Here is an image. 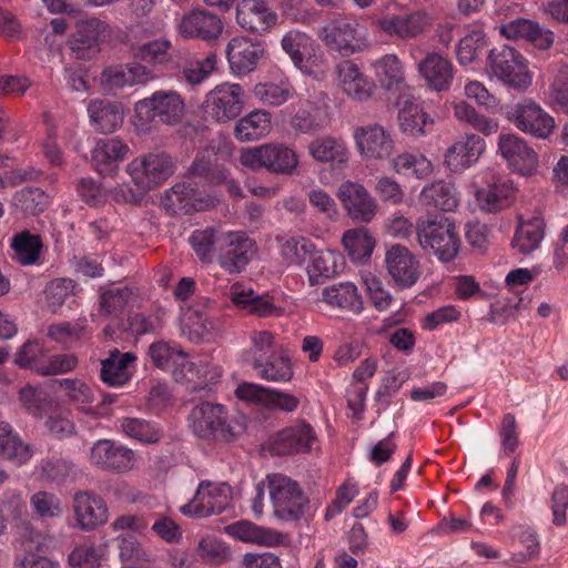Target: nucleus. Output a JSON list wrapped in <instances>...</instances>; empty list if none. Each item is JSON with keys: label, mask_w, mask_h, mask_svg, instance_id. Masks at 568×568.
Here are the masks:
<instances>
[{"label": "nucleus", "mask_w": 568, "mask_h": 568, "mask_svg": "<svg viewBox=\"0 0 568 568\" xmlns=\"http://www.w3.org/2000/svg\"><path fill=\"white\" fill-rule=\"evenodd\" d=\"M11 248L20 264L31 265L39 258L42 248L41 236L29 230L19 231L11 239Z\"/></svg>", "instance_id": "obj_40"}, {"label": "nucleus", "mask_w": 568, "mask_h": 568, "mask_svg": "<svg viewBox=\"0 0 568 568\" xmlns=\"http://www.w3.org/2000/svg\"><path fill=\"white\" fill-rule=\"evenodd\" d=\"M217 57L209 54L202 60L190 61L183 70L186 81L191 84L203 82L216 68Z\"/></svg>", "instance_id": "obj_58"}, {"label": "nucleus", "mask_w": 568, "mask_h": 568, "mask_svg": "<svg viewBox=\"0 0 568 568\" xmlns=\"http://www.w3.org/2000/svg\"><path fill=\"white\" fill-rule=\"evenodd\" d=\"M48 204L49 196L40 187H22L12 197V206L24 216H36L42 213Z\"/></svg>", "instance_id": "obj_41"}, {"label": "nucleus", "mask_w": 568, "mask_h": 568, "mask_svg": "<svg viewBox=\"0 0 568 568\" xmlns=\"http://www.w3.org/2000/svg\"><path fill=\"white\" fill-rule=\"evenodd\" d=\"M236 23L245 31L264 34L278 21L277 12L266 0H241L235 8Z\"/></svg>", "instance_id": "obj_17"}, {"label": "nucleus", "mask_w": 568, "mask_h": 568, "mask_svg": "<svg viewBox=\"0 0 568 568\" xmlns=\"http://www.w3.org/2000/svg\"><path fill=\"white\" fill-rule=\"evenodd\" d=\"M316 435L305 420H297L272 436L270 448L274 455L284 456L311 450Z\"/></svg>", "instance_id": "obj_19"}, {"label": "nucleus", "mask_w": 568, "mask_h": 568, "mask_svg": "<svg viewBox=\"0 0 568 568\" xmlns=\"http://www.w3.org/2000/svg\"><path fill=\"white\" fill-rule=\"evenodd\" d=\"M230 494L227 484L202 481L193 499L181 507V513L200 518L222 514L229 505Z\"/></svg>", "instance_id": "obj_13"}, {"label": "nucleus", "mask_w": 568, "mask_h": 568, "mask_svg": "<svg viewBox=\"0 0 568 568\" xmlns=\"http://www.w3.org/2000/svg\"><path fill=\"white\" fill-rule=\"evenodd\" d=\"M322 297L328 305L353 314L362 312L364 305L357 293V287L351 282H343L324 288Z\"/></svg>", "instance_id": "obj_31"}, {"label": "nucleus", "mask_w": 568, "mask_h": 568, "mask_svg": "<svg viewBox=\"0 0 568 568\" xmlns=\"http://www.w3.org/2000/svg\"><path fill=\"white\" fill-rule=\"evenodd\" d=\"M375 77L383 88H398L405 80V68L396 54H385L372 63Z\"/></svg>", "instance_id": "obj_37"}, {"label": "nucleus", "mask_w": 568, "mask_h": 568, "mask_svg": "<svg viewBox=\"0 0 568 568\" xmlns=\"http://www.w3.org/2000/svg\"><path fill=\"white\" fill-rule=\"evenodd\" d=\"M78 357L73 354H54L36 367V373L42 376L65 374L78 366Z\"/></svg>", "instance_id": "obj_57"}, {"label": "nucleus", "mask_w": 568, "mask_h": 568, "mask_svg": "<svg viewBox=\"0 0 568 568\" xmlns=\"http://www.w3.org/2000/svg\"><path fill=\"white\" fill-rule=\"evenodd\" d=\"M268 150L271 151L268 152L267 170L275 173H292L297 164L294 151L284 146V144L270 146Z\"/></svg>", "instance_id": "obj_56"}, {"label": "nucleus", "mask_w": 568, "mask_h": 568, "mask_svg": "<svg viewBox=\"0 0 568 568\" xmlns=\"http://www.w3.org/2000/svg\"><path fill=\"white\" fill-rule=\"evenodd\" d=\"M171 42L160 38L139 45L134 50V57L145 63L156 65L169 61Z\"/></svg>", "instance_id": "obj_54"}, {"label": "nucleus", "mask_w": 568, "mask_h": 568, "mask_svg": "<svg viewBox=\"0 0 568 568\" xmlns=\"http://www.w3.org/2000/svg\"><path fill=\"white\" fill-rule=\"evenodd\" d=\"M544 237L541 221L534 220L523 223L516 231L511 241L513 247L523 254H529L535 251Z\"/></svg>", "instance_id": "obj_47"}, {"label": "nucleus", "mask_w": 568, "mask_h": 568, "mask_svg": "<svg viewBox=\"0 0 568 568\" xmlns=\"http://www.w3.org/2000/svg\"><path fill=\"white\" fill-rule=\"evenodd\" d=\"M87 110L90 123L95 131L112 133L122 124L123 111L115 103L93 100L88 104Z\"/></svg>", "instance_id": "obj_30"}, {"label": "nucleus", "mask_w": 568, "mask_h": 568, "mask_svg": "<svg viewBox=\"0 0 568 568\" xmlns=\"http://www.w3.org/2000/svg\"><path fill=\"white\" fill-rule=\"evenodd\" d=\"M281 43L283 50L301 72L316 79L324 77L323 70L313 67L318 59L312 57L314 41L308 34L298 30H291L282 38Z\"/></svg>", "instance_id": "obj_20"}, {"label": "nucleus", "mask_w": 568, "mask_h": 568, "mask_svg": "<svg viewBox=\"0 0 568 568\" xmlns=\"http://www.w3.org/2000/svg\"><path fill=\"white\" fill-rule=\"evenodd\" d=\"M312 156L332 168H342L348 161V150L345 144H308Z\"/></svg>", "instance_id": "obj_53"}, {"label": "nucleus", "mask_w": 568, "mask_h": 568, "mask_svg": "<svg viewBox=\"0 0 568 568\" xmlns=\"http://www.w3.org/2000/svg\"><path fill=\"white\" fill-rule=\"evenodd\" d=\"M119 557L123 562L148 561V555L139 540L131 534L121 535L115 539Z\"/></svg>", "instance_id": "obj_59"}, {"label": "nucleus", "mask_w": 568, "mask_h": 568, "mask_svg": "<svg viewBox=\"0 0 568 568\" xmlns=\"http://www.w3.org/2000/svg\"><path fill=\"white\" fill-rule=\"evenodd\" d=\"M322 41L343 55L364 51L368 47L365 27L353 17H337L327 22L320 32Z\"/></svg>", "instance_id": "obj_5"}, {"label": "nucleus", "mask_w": 568, "mask_h": 568, "mask_svg": "<svg viewBox=\"0 0 568 568\" xmlns=\"http://www.w3.org/2000/svg\"><path fill=\"white\" fill-rule=\"evenodd\" d=\"M385 266L388 275L399 288H408L420 277L417 257L404 245H389L385 253Z\"/></svg>", "instance_id": "obj_16"}, {"label": "nucleus", "mask_w": 568, "mask_h": 568, "mask_svg": "<svg viewBox=\"0 0 568 568\" xmlns=\"http://www.w3.org/2000/svg\"><path fill=\"white\" fill-rule=\"evenodd\" d=\"M337 256L332 251L314 250L307 266V273L312 285L318 284L320 277L329 278L337 273Z\"/></svg>", "instance_id": "obj_48"}, {"label": "nucleus", "mask_w": 568, "mask_h": 568, "mask_svg": "<svg viewBox=\"0 0 568 568\" xmlns=\"http://www.w3.org/2000/svg\"><path fill=\"white\" fill-rule=\"evenodd\" d=\"M481 153L479 144H452L445 154V163L453 172H459L475 163Z\"/></svg>", "instance_id": "obj_46"}, {"label": "nucleus", "mask_w": 568, "mask_h": 568, "mask_svg": "<svg viewBox=\"0 0 568 568\" xmlns=\"http://www.w3.org/2000/svg\"><path fill=\"white\" fill-rule=\"evenodd\" d=\"M133 298V290L121 286L106 290L100 295V313L105 316H118Z\"/></svg>", "instance_id": "obj_50"}, {"label": "nucleus", "mask_w": 568, "mask_h": 568, "mask_svg": "<svg viewBox=\"0 0 568 568\" xmlns=\"http://www.w3.org/2000/svg\"><path fill=\"white\" fill-rule=\"evenodd\" d=\"M487 48L485 33L479 29L467 32L458 42L457 60L460 65H469L476 62Z\"/></svg>", "instance_id": "obj_43"}, {"label": "nucleus", "mask_w": 568, "mask_h": 568, "mask_svg": "<svg viewBox=\"0 0 568 568\" xmlns=\"http://www.w3.org/2000/svg\"><path fill=\"white\" fill-rule=\"evenodd\" d=\"M266 481L275 516L286 521L300 520L310 500L298 483L282 474H270Z\"/></svg>", "instance_id": "obj_4"}, {"label": "nucleus", "mask_w": 568, "mask_h": 568, "mask_svg": "<svg viewBox=\"0 0 568 568\" xmlns=\"http://www.w3.org/2000/svg\"><path fill=\"white\" fill-rule=\"evenodd\" d=\"M110 36V26L94 17L81 19L70 40V49L77 59L90 60L99 54Z\"/></svg>", "instance_id": "obj_11"}, {"label": "nucleus", "mask_w": 568, "mask_h": 568, "mask_svg": "<svg viewBox=\"0 0 568 568\" xmlns=\"http://www.w3.org/2000/svg\"><path fill=\"white\" fill-rule=\"evenodd\" d=\"M272 128L271 114L266 111H253L241 119L235 126L240 141H254L265 138Z\"/></svg>", "instance_id": "obj_36"}, {"label": "nucleus", "mask_w": 568, "mask_h": 568, "mask_svg": "<svg viewBox=\"0 0 568 568\" xmlns=\"http://www.w3.org/2000/svg\"><path fill=\"white\" fill-rule=\"evenodd\" d=\"M245 91L237 83L223 82L205 97V111L217 122H229L240 115L245 105Z\"/></svg>", "instance_id": "obj_9"}, {"label": "nucleus", "mask_w": 568, "mask_h": 568, "mask_svg": "<svg viewBox=\"0 0 568 568\" xmlns=\"http://www.w3.org/2000/svg\"><path fill=\"white\" fill-rule=\"evenodd\" d=\"M515 190L513 181L497 178L486 189L476 192V200L483 211L496 212L510 205Z\"/></svg>", "instance_id": "obj_29"}, {"label": "nucleus", "mask_w": 568, "mask_h": 568, "mask_svg": "<svg viewBox=\"0 0 568 568\" xmlns=\"http://www.w3.org/2000/svg\"><path fill=\"white\" fill-rule=\"evenodd\" d=\"M187 329L189 338L193 342H201L212 333L213 323L199 312L190 313L183 323V331Z\"/></svg>", "instance_id": "obj_63"}, {"label": "nucleus", "mask_w": 568, "mask_h": 568, "mask_svg": "<svg viewBox=\"0 0 568 568\" xmlns=\"http://www.w3.org/2000/svg\"><path fill=\"white\" fill-rule=\"evenodd\" d=\"M149 355L152 363L158 368L165 369L172 363H175V357H181L182 362L173 371L176 382H191L192 378L185 373H193L194 363L186 359V353L182 348L170 346L165 342H155L149 347Z\"/></svg>", "instance_id": "obj_27"}, {"label": "nucleus", "mask_w": 568, "mask_h": 568, "mask_svg": "<svg viewBox=\"0 0 568 568\" xmlns=\"http://www.w3.org/2000/svg\"><path fill=\"white\" fill-rule=\"evenodd\" d=\"M342 242L348 256L355 262L367 260L375 247V240L366 229L347 230Z\"/></svg>", "instance_id": "obj_42"}, {"label": "nucleus", "mask_w": 568, "mask_h": 568, "mask_svg": "<svg viewBox=\"0 0 568 568\" xmlns=\"http://www.w3.org/2000/svg\"><path fill=\"white\" fill-rule=\"evenodd\" d=\"M222 30V21L204 10H193L184 14L178 23L179 34L185 39H215Z\"/></svg>", "instance_id": "obj_25"}, {"label": "nucleus", "mask_w": 568, "mask_h": 568, "mask_svg": "<svg viewBox=\"0 0 568 568\" xmlns=\"http://www.w3.org/2000/svg\"><path fill=\"white\" fill-rule=\"evenodd\" d=\"M253 95L265 105L278 106L293 95V87L287 80L261 82L254 85Z\"/></svg>", "instance_id": "obj_45"}, {"label": "nucleus", "mask_w": 568, "mask_h": 568, "mask_svg": "<svg viewBox=\"0 0 568 568\" xmlns=\"http://www.w3.org/2000/svg\"><path fill=\"white\" fill-rule=\"evenodd\" d=\"M399 126L408 136L417 139L425 132L426 114L418 100L410 93L403 94L397 103Z\"/></svg>", "instance_id": "obj_28"}, {"label": "nucleus", "mask_w": 568, "mask_h": 568, "mask_svg": "<svg viewBox=\"0 0 568 568\" xmlns=\"http://www.w3.org/2000/svg\"><path fill=\"white\" fill-rule=\"evenodd\" d=\"M189 422L199 438L222 443L234 442L246 430V417L243 414L230 415L223 405L210 402L194 406Z\"/></svg>", "instance_id": "obj_1"}, {"label": "nucleus", "mask_w": 568, "mask_h": 568, "mask_svg": "<svg viewBox=\"0 0 568 568\" xmlns=\"http://www.w3.org/2000/svg\"><path fill=\"white\" fill-rule=\"evenodd\" d=\"M74 285L71 280L57 278L50 282L45 288L48 307L55 313L67 298L72 295Z\"/></svg>", "instance_id": "obj_60"}, {"label": "nucleus", "mask_w": 568, "mask_h": 568, "mask_svg": "<svg viewBox=\"0 0 568 568\" xmlns=\"http://www.w3.org/2000/svg\"><path fill=\"white\" fill-rule=\"evenodd\" d=\"M505 115L518 130L540 140H548L556 128L555 119L530 99L508 105Z\"/></svg>", "instance_id": "obj_7"}, {"label": "nucleus", "mask_w": 568, "mask_h": 568, "mask_svg": "<svg viewBox=\"0 0 568 568\" xmlns=\"http://www.w3.org/2000/svg\"><path fill=\"white\" fill-rule=\"evenodd\" d=\"M252 365L260 372V376L271 382H288L293 377L291 359L285 355L272 354L266 361L255 356Z\"/></svg>", "instance_id": "obj_39"}, {"label": "nucleus", "mask_w": 568, "mask_h": 568, "mask_svg": "<svg viewBox=\"0 0 568 568\" xmlns=\"http://www.w3.org/2000/svg\"><path fill=\"white\" fill-rule=\"evenodd\" d=\"M72 510L74 527L82 531H92L103 526L109 518L106 503L98 494L89 490L77 491Z\"/></svg>", "instance_id": "obj_15"}, {"label": "nucleus", "mask_w": 568, "mask_h": 568, "mask_svg": "<svg viewBox=\"0 0 568 568\" xmlns=\"http://www.w3.org/2000/svg\"><path fill=\"white\" fill-rule=\"evenodd\" d=\"M347 216L356 224H368L376 216L378 203L364 185L345 181L336 193Z\"/></svg>", "instance_id": "obj_12"}, {"label": "nucleus", "mask_w": 568, "mask_h": 568, "mask_svg": "<svg viewBox=\"0 0 568 568\" xmlns=\"http://www.w3.org/2000/svg\"><path fill=\"white\" fill-rule=\"evenodd\" d=\"M0 455L18 465L26 464L33 455L31 446L24 444L6 422H0Z\"/></svg>", "instance_id": "obj_35"}, {"label": "nucleus", "mask_w": 568, "mask_h": 568, "mask_svg": "<svg viewBox=\"0 0 568 568\" xmlns=\"http://www.w3.org/2000/svg\"><path fill=\"white\" fill-rule=\"evenodd\" d=\"M490 74L505 85L516 90H526L532 83L534 73L528 60L510 47L493 49L488 54Z\"/></svg>", "instance_id": "obj_6"}, {"label": "nucleus", "mask_w": 568, "mask_h": 568, "mask_svg": "<svg viewBox=\"0 0 568 568\" xmlns=\"http://www.w3.org/2000/svg\"><path fill=\"white\" fill-rule=\"evenodd\" d=\"M129 170H134L143 179L144 187L153 189L174 173L175 162L166 153H149L134 160Z\"/></svg>", "instance_id": "obj_23"}, {"label": "nucleus", "mask_w": 568, "mask_h": 568, "mask_svg": "<svg viewBox=\"0 0 568 568\" xmlns=\"http://www.w3.org/2000/svg\"><path fill=\"white\" fill-rule=\"evenodd\" d=\"M256 253V244L244 232L221 234L217 261L229 274L241 273Z\"/></svg>", "instance_id": "obj_10"}, {"label": "nucleus", "mask_w": 568, "mask_h": 568, "mask_svg": "<svg viewBox=\"0 0 568 568\" xmlns=\"http://www.w3.org/2000/svg\"><path fill=\"white\" fill-rule=\"evenodd\" d=\"M121 428L126 436L148 444L158 443L162 437L159 428L142 418L124 417Z\"/></svg>", "instance_id": "obj_51"}, {"label": "nucleus", "mask_w": 568, "mask_h": 568, "mask_svg": "<svg viewBox=\"0 0 568 568\" xmlns=\"http://www.w3.org/2000/svg\"><path fill=\"white\" fill-rule=\"evenodd\" d=\"M90 462L101 470L124 474L134 467L135 454L112 439H99L90 449Z\"/></svg>", "instance_id": "obj_14"}, {"label": "nucleus", "mask_w": 568, "mask_h": 568, "mask_svg": "<svg viewBox=\"0 0 568 568\" xmlns=\"http://www.w3.org/2000/svg\"><path fill=\"white\" fill-rule=\"evenodd\" d=\"M500 36L508 40L527 41L539 50H548L555 42L554 32L538 22L518 18L498 26Z\"/></svg>", "instance_id": "obj_22"}, {"label": "nucleus", "mask_w": 568, "mask_h": 568, "mask_svg": "<svg viewBox=\"0 0 568 568\" xmlns=\"http://www.w3.org/2000/svg\"><path fill=\"white\" fill-rule=\"evenodd\" d=\"M226 531L236 539L247 542L263 544L267 541L268 532L264 528L248 521H237L229 525Z\"/></svg>", "instance_id": "obj_61"}, {"label": "nucleus", "mask_w": 568, "mask_h": 568, "mask_svg": "<svg viewBox=\"0 0 568 568\" xmlns=\"http://www.w3.org/2000/svg\"><path fill=\"white\" fill-rule=\"evenodd\" d=\"M420 200L424 204L445 212L454 211L459 204L454 185L445 181H437L424 186L420 192Z\"/></svg>", "instance_id": "obj_34"}, {"label": "nucleus", "mask_w": 568, "mask_h": 568, "mask_svg": "<svg viewBox=\"0 0 568 568\" xmlns=\"http://www.w3.org/2000/svg\"><path fill=\"white\" fill-rule=\"evenodd\" d=\"M315 250L314 243L303 236L287 239L281 246V256L287 265H302L310 261Z\"/></svg>", "instance_id": "obj_49"}, {"label": "nucleus", "mask_w": 568, "mask_h": 568, "mask_svg": "<svg viewBox=\"0 0 568 568\" xmlns=\"http://www.w3.org/2000/svg\"><path fill=\"white\" fill-rule=\"evenodd\" d=\"M232 302L239 307L247 310L248 313L258 316H268L276 311L275 306L267 297L255 295L252 290L248 292H237L234 290L232 292Z\"/></svg>", "instance_id": "obj_52"}, {"label": "nucleus", "mask_w": 568, "mask_h": 568, "mask_svg": "<svg viewBox=\"0 0 568 568\" xmlns=\"http://www.w3.org/2000/svg\"><path fill=\"white\" fill-rule=\"evenodd\" d=\"M465 237L474 252L483 255L489 246V229L486 224L469 222L466 224Z\"/></svg>", "instance_id": "obj_62"}, {"label": "nucleus", "mask_w": 568, "mask_h": 568, "mask_svg": "<svg viewBox=\"0 0 568 568\" xmlns=\"http://www.w3.org/2000/svg\"><path fill=\"white\" fill-rule=\"evenodd\" d=\"M415 232L420 247L436 255L439 261L447 263L458 255L462 242L449 217L436 215L418 221Z\"/></svg>", "instance_id": "obj_2"}, {"label": "nucleus", "mask_w": 568, "mask_h": 568, "mask_svg": "<svg viewBox=\"0 0 568 568\" xmlns=\"http://www.w3.org/2000/svg\"><path fill=\"white\" fill-rule=\"evenodd\" d=\"M371 22L378 32L387 37L408 40L423 34L432 19L426 11L418 10L408 14L374 13Z\"/></svg>", "instance_id": "obj_8"}, {"label": "nucleus", "mask_w": 568, "mask_h": 568, "mask_svg": "<svg viewBox=\"0 0 568 568\" xmlns=\"http://www.w3.org/2000/svg\"><path fill=\"white\" fill-rule=\"evenodd\" d=\"M126 153V144H95L91 150L90 161L98 173L113 176Z\"/></svg>", "instance_id": "obj_32"}, {"label": "nucleus", "mask_w": 568, "mask_h": 568, "mask_svg": "<svg viewBox=\"0 0 568 568\" xmlns=\"http://www.w3.org/2000/svg\"><path fill=\"white\" fill-rule=\"evenodd\" d=\"M68 562L72 568H99L101 557L95 547L80 545L69 554Z\"/></svg>", "instance_id": "obj_64"}, {"label": "nucleus", "mask_w": 568, "mask_h": 568, "mask_svg": "<svg viewBox=\"0 0 568 568\" xmlns=\"http://www.w3.org/2000/svg\"><path fill=\"white\" fill-rule=\"evenodd\" d=\"M503 158L509 168L521 174L530 175L538 166L537 152L528 144H498Z\"/></svg>", "instance_id": "obj_33"}, {"label": "nucleus", "mask_w": 568, "mask_h": 568, "mask_svg": "<svg viewBox=\"0 0 568 568\" xmlns=\"http://www.w3.org/2000/svg\"><path fill=\"white\" fill-rule=\"evenodd\" d=\"M264 53V44L248 37H234L226 47L230 70L233 74L240 77L253 72Z\"/></svg>", "instance_id": "obj_18"}, {"label": "nucleus", "mask_w": 568, "mask_h": 568, "mask_svg": "<svg viewBox=\"0 0 568 568\" xmlns=\"http://www.w3.org/2000/svg\"><path fill=\"white\" fill-rule=\"evenodd\" d=\"M394 169L397 173L412 171L418 179H425L433 172V164L424 155L404 153L394 160Z\"/></svg>", "instance_id": "obj_55"}, {"label": "nucleus", "mask_w": 568, "mask_h": 568, "mask_svg": "<svg viewBox=\"0 0 568 568\" xmlns=\"http://www.w3.org/2000/svg\"><path fill=\"white\" fill-rule=\"evenodd\" d=\"M418 72L426 84L434 91H446L454 79V65L444 55L428 53L418 64Z\"/></svg>", "instance_id": "obj_26"}, {"label": "nucleus", "mask_w": 568, "mask_h": 568, "mask_svg": "<svg viewBox=\"0 0 568 568\" xmlns=\"http://www.w3.org/2000/svg\"><path fill=\"white\" fill-rule=\"evenodd\" d=\"M221 234L222 232L213 226L197 229L192 232L190 244L202 263L210 264L214 256H217Z\"/></svg>", "instance_id": "obj_38"}, {"label": "nucleus", "mask_w": 568, "mask_h": 568, "mask_svg": "<svg viewBox=\"0 0 568 568\" xmlns=\"http://www.w3.org/2000/svg\"><path fill=\"white\" fill-rule=\"evenodd\" d=\"M334 73L337 88L349 99L363 102L373 95L375 83L353 61L339 62Z\"/></svg>", "instance_id": "obj_21"}, {"label": "nucleus", "mask_w": 568, "mask_h": 568, "mask_svg": "<svg viewBox=\"0 0 568 568\" xmlns=\"http://www.w3.org/2000/svg\"><path fill=\"white\" fill-rule=\"evenodd\" d=\"M53 382L58 384L61 389L65 390L71 402L81 404L79 410L87 415H92L93 417L101 416L95 408L87 405L93 402V393L84 382L71 378L55 379Z\"/></svg>", "instance_id": "obj_44"}, {"label": "nucleus", "mask_w": 568, "mask_h": 568, "mask_svg": "<svg viewBox=\"0 0 568 568\" xmlns=\"http://www.w3.org/2000/svg\"><path fill=\"white\" fill-rule=\"evenodd\" d=\"M153 78L148 67L139 62H129L106 68L102 72L101 82L105 89L114 90L145 84Z\"/></svg>", "instance_id": "obj_24"}, {"label": "nucleus", "mask_w": 568, "mask_h": 568, "mask_svg": "<svg viewBox=\"0 0 568 568\" xmlns=\"http://www.w3.org/2000/svg\"><path fill=\"white\" fill-rule=\"evenodd\" d=\"M133 124L140 132H146L150 122L159 119L168 125H175L185 114V102L180 93L173 90H159L150 97L138 101L134 105Z\"/></svg>", "instance_id": "obj_3"}]
</instances>
